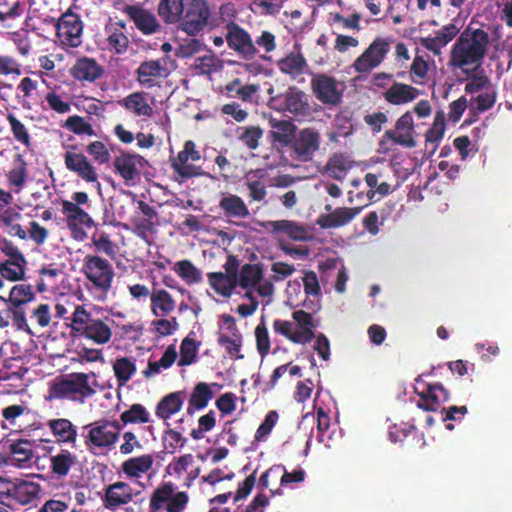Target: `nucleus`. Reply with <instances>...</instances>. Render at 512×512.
Returning a JSON list of instances; mask_svg holds the SVG:
<instances>
[{
	"label": "nucleus",
	"mask_w": 512,
	"mask_h": 512,
	"mask_svg": "<svg viewBox=\"0 0 512 512\" xmlns=\"http://www.w3.org/2000/svg\"><path fill=\"white\" fill-rule=\"evenodd\" d=\"M254 44L259 51L262 49L265 52V54H258V57L261 60L268 61L270 57L267 54L273 52L277 47L276 36L272 32L264 30L256 37Z\"/></svg>",
	"instance_id": "56"
},
{
	"label": "nucleus",
	"mask_w": 512,
	"mask_h": 512,
	"mask_svg": "<svg viewBox=\"0 0 512 512\" xmlns=\"http://www.w3.org/2000/svg\"><path fill=\"white\" fill-rule=\"evenodd\" d=\"M219 208L223 214L230 219H246L250 216V211L244 200L236 195L227 193L219 201Z\"/></svg>",
	"instance_id": "29"
},
{
	"label": "nucleus",
	"mask_w": 512,
	"mask_h": 512,
	"mask_svg": "<svg viewBox=\"0 0 512 512\" xmlns=\"http://www.w3.org/2000/svg\"><path fill=\"white\" fill-rule=\"evenodd\" d=\"M256 347L261 358L266 357L270 352V338L268 329L264 322H261L255 328Z\"/></svg>",
	"instance_id": "62"
},
{
	"label": "nucleus",
	"mask_w": 512,
	"mask_h": 512,
	"mask_svg": "<svg viewBox=\"0 0 512 512\" xmlns=\"http://www.w3.org/2000/svg\"><path fill=\"white\" fill-rule=\"evenodd\" d=\"M64 127L76 135L96 136L93 126L84 117L79 115L69 116L65 121Z\"/></svg>",
	"instance_id": "55"
},
{
	"label": "nucleus",
	"mask_w": 512,
	"mask_h": 512,
	"mask_svg": "<svg viewBox=\"0 0 512 512\" xmlns=\"http://www.w3.org/2000/svg\"><path fill=\"white\" fill-rule=\"evenodd\" d=\"M200 159L201 153L197 150L195 142L187 140L177 156L171 158L170 165L174 173L180 178V182H185L188 179L206 175L200 166L188 162L189 160L199 161Z\"/></svg>",
	"instance_id": "9"
},
{
	"label": "nucleus",
	"mask_w": 512,
	"mask_h": 512,
	"mask_svg": "<svg viewBox=\"0 0 512 512\" xmlns=\"http://www.w3.org/2000/svg\"><path fill=\"white\" fill-rule=\"evenodd\" d=\"M35 299L31 284H16L9 293L8 298L0 295V300L6 303L8 315H12V324L17 331H24L33 335L26 318L25 306Z\"/></svg>",
	"instance_id": "5"
},
{
	"label": "nucleus",
	"mask_w": 512,
	"mask_h": 512,
	"mask_svg": "<svg viewBox=\"0 0 512 512\" xmlns=\"http://www.w3.org/2000/svg\"><path fill=\"white\" fill-rule=\"evenodd\" d=\"M200 343L189 335L185 337L180 344V358L177 365L180 367L194 364L198 358Z\"/></svg>",
	"instance_id": "46"
},
{
	"label": "nucleus",
	"mask_w": 512,
	"mask_h": 512,
	"mask_svg": "<svg viewBox=\"0 0 512 512\" xmlns=\"http://www.w3.org/2000/svg\"><path fill=\"white\" fill-rule=\"evenodd\" d=\"M489 35L483 29L467 27L454 43L449 59V67L464 70L473 66L478 70L487 54Z\"/></svg>",
	"instance_id": "1"
},
{
	"label": "nucleus",
	"mask_w": 512,
	"mask_h": 512,
	"mask_svg": "<svg viewBox=\"0 0 512 512\" xmlns=\"http://www.w3.org/2000/svg\"><path fill=\"white\" fill-rule=\"evenodd\" d=\"M279 71L292 80H298L308 69V63L301 51H291L280 58L277 63Z\"/></svg>",
	"instance_id": "28"
},
{
	"label": "nucleus",
	"mask_w": 512,
	"mask_h": 512,
	"mask_svg": "<svg viewBox=\"0 0 512 512\" xmlns=\"http://www.w3.org/2000/svg\"><path fill=\"white\" fill-rule=\"evenodd\" d=\"M122 11L143 35L158 34L163 30L156 15L141 4L126 5Z\"/></svg>",
	"instance_id": "15"
},
{
	"label": "nucleus",
	"mask_w": 512,
	"mask_h": 512,
	"mask_svg": "<svg viewBox=\"0 0 512 512\" xmlns=\"http://www.w3.org/2000/svg\"><path fill=\"white\" fill-rule=\"evenodd\" d=\"M415 393L419 396L417 407L424 411L435 412L450 399L449 391L440 382L427 384L422 391L415 387Z\"/></svg>",
	"instance_id": "20"
},
{
	"label": "nucleus",
	"mask_w": 512,
	"mask_h": 512,
	"mask_svg": "<svg viewBox=\"0 0 512 512\" xmlns=\"http://www.w3.org/2000/svg\"><path fill=\"white\" fill-rule=\"evenodd\" d=\"M89 378L90 376L83 372L60 376L49 386L47 399H67L83 403L95 393Z\"/></svg>",
	"instance_id": "4"
},
{
	"label": "nucleus",
	"mask_w": 512,
	"mask_h": 512,
	"mask_svg": "<svg viewBox=\"0 0 512 512\" xmlns=\"http://www.w3.org/2000/svg\"><path fill=\"white\" fill-rule=\"evenodd\" d=\"M269 105L278 112H287L296 117H305L310 113L307 95L295 87L288 88L269 99Z\"/></svg>",
	"instance_id": "11"
},
{
	"label": "nucleus",
	"mask_w": 512,
	"mask_h": 512,
	"mask_svg": "<svg viewBox=\"0 0 512 512\" xmlns=\"http://www.w3.org/2000/svg\"><path fill=\"white\" fill-rule=\"evenodd\" d=\"M218 344L225 347L227 354L235 359H243V355L240 354L242 346V335L239 331L233 332L232 336L221 334L218 337Z\"/></svg>",
	"instance_id": "53"
},
{
	"label": "nucleus",
	"mask_w": 512,
	"mask_h": 512,
	"mask_svg": "<svg viewBox=\"0 0 512 512\" xmlns=\"http://www.w3.org/2000/svg\"><path fill=\"white\" fill-rule=\"evenodd\" d=\"M327 214H322L317 224L323 229H332L349 224L362 210V207H338L332 210L330 204L325 205Z\"/></svg>",
	"instance_id": "21"
},
{
	"label": "nucleus",
	"mask_w": 512,
	"mask_h": 512,
	"mask_svg": "<svg viewBox=\"0 0 512 512\" xmlns=\"http://www.w3.org/2000/svg\"><path fill=\"white\" fill-rule=\"evenodd\" d=\"M213 397L211 385L205 382L197 383L188 400L187 414L193 415L196 411L204 409Z\"/></svg>",
	"instance_id": "33"
},
{
	"label": "nucleus",
	"mask_w": 512,
	"mask_h": 512,
	"mask_svg": "<svg viewBox=\"0 0 512 512\" xmlns=\"http://www.w3.org/2000/svg\"><path fill=\"white\" fill-rule=\"evenodd\" d=\"M207 278L211 288L223 297H230L237 287V281L223 272H210Z\"/></svg>",
	"instance_id": "40"
},
{
	"label": "nucleus",
	"mask_w": 512,
	"mask_h": 512,
	"mask_svg": "<svg viewBox=\"0 0 512 512\" xmlns=\"http://www.w3.org/2000/svg\"><path fill=\"white\" fill-rule=\"evenodd\" d=\"M269 138L273 145L289 147L296 136V125L290 120L269 119Z\"/></svg>",
	"instance_id": "25"
},
{
	"label": "nucleus",
	"mask_w": 512,
	"mask_h": 512,
	"mask_svg": "<svg viewBox=\"0 0 512 512\" xmlns=\"http://www.w3.org/2000/svg\"><path fill=\"white\" fill-rule=\"evenodd\" d=\"M49 453L50 472L57 479L66 478L79 465L78 456L69 449H50Z\"/></svg>",
	"instance_id": "22"
},
{
	"label": "nucleus",
	"mask_w": 512,
	"mask_h": 512,
	"mask_svg": "<svg viewBox=\"0 0 512 512\" xmlns=\"http://www.w3.org/2000/svg\"><path fill=\"white\" fill-rule=\"evenodd\" d=\"M66 224L71 232L72 237L77 241H83L87 238L85 228L96 226L91 216L83 210L77 215H70L66 218Z\"/></svg>",
	"instance_id": "38"
},
{
	"label": "nucleus",
	"mask_w": 512,
	"mask_h": 512,
	"mask_svg": "<svg viewBox=\"0 0 512 512\" xmlns=\"http://www.w3.org/2000/svg\"><path fill=\"white\" fill-rule=\"evenodd\" d=\"M150 308L155 317H166L175 310L176 301L165 289H153L150 295Z\"/></svg>",
	"instance_id": "31"
},
{
	"label": "nucleus",
	"mask_w": 512,
	"mask_h": 512,
	"mask_svg": "<svg viewBox=\"0 0 512 512\" xmlns=\"http://www.w3.org/2000/svg\"><path fill=\"white\" fill-rule=\"evenodd\" d=\"M392 40L376 37L353 62L352 68L359 74H369L385 60L390 52Z\"/></svg>",
	"instance_id": "8"
},
{
	"label": "nucleus",
	"mask_w": 512,
	"mask_h": 512,
	"mask_svg": "<svg viewBox=\"0 0 512 512\" xmlns=\"http://www.w3.org/2000/svg\"><path fill=\"white\" fill-rule=\"evenodd\" d=\"M71 150L64 153V164L68 171L76 174L87 183H97L98 173L92 161L83 153L76 152V145L69 146Z\"/></svg>",
	"instance_id": "14"
},
{
	"label": "nucleus",
	"mask_w": 512,
	"mask_h": 512,
	"mask_svg": "<svg viewBox=\"0 0 512 512\" xmlns=\"http://www.w3.org/2000/svg\"><path fill=\"white\" fill-rule=\"evenodd\" d=\"M153 463V456L144 454L125 460L121 465V470L129 478H140L152 468Z\"/></svg>",
	"instance_id": "36"
},
{
	"label": "nucleus",
	"mask_w": 512,
	"mask_h": 512,
	"mask_svg": "<svg viewBox=\"0 0 512 512\" xmlns=\"http://www.w3.org/2000/svg\"><path fill=\"white\" fill-rule=\"evenodd\" d=\"M40 492V485L33 481L15 479L11 503L26 505L34 501Z\"/></svg>",
	"instance_id": "35"
},
{
	"label": "nucleus",
	"mask_w": 512,
	"mask_h": 512,
	"mask_svg": "<svg viewBox=\"0 0 512 512\" xmlns=\"http://www.w3.org/2000/svg\"><path fill=\"white\" fill-rule=\"evenodd\" d=\"M92 244L96 252L104 253L111 259L117 255V245L110 239V235L104 231L96 230L91 236Z\"/></svg>",
	"instance_id": "48"
},
{
	"label": "nucleus",
	"mask_w": 512,
	"mask_h": 512,
	"mask_svg": "<svg viewBox=\"0 0 512 512\" xmlns=\"http://www.w3.org/2000/svg\"><path fill=\"white\" fill-rule=\"evenodd\" d=\"M120 104L130 113L138 117H152L154 110L146 99V93L134 92L126 96Z\"/></svg>",
	"instance_id": "32"
},
{
	"label": "nucleus",
	"mask_w": 512,
	"mask_h": 512,
	"mask_svg": "<svg viewBox=\"0 0 512 512\" xmlns=\"http://www.w3.org/2000/svg\"><path fill=\"white\" fill-rule=\"evenodd\" d=\"M266 228H269L273 234H284L293 241L304 242L310 239L307 227L292 220L269 221Z\"/></svg>",
	"instance_id": "27"
},
{
	"label": "nucleus",
	"mask_w": 512,
	"mask_h": 512,
	"mask_svg": "<svg viewBox=\"0 0 512 512\" xmlns=\"http://www.w3.org/2000/svg\"><path fill=\"white\" fill-rule=\"evenodd\" d=\"M71 334L83 337L98 345H104L111 340L112 330L109 324L92 316L83 305H77L71 316Z\"/></svg>",
	"instance_id": "2"
},
{
	"label": "nucleus",
	"mask_w": 512,
	"mask_h": 512,
	"mask_svg": "<svg viewBox=\"0 0 512 512\" xmlns=\"http://www.w3.org/2000/svg\"><path fill=\"white\" fill-rule=\"evenodd\" d=\"M167 75V68L160 59L143 61L135 70L137 82L146 89L160 87L161 79L167 77Z\"/></svg>",
	"instance_id": "18"
},
{
	"label": "nucleus",
	"mask_w": 512,
	"mask_h": 512,
	"mask_svg": "<svg viewBox=\"0 0 512 512\" xmlns=\"http://www.w3.org/2000/svg\"><path fill=\"white\" fill-rule=\"evenodd\" d=\"M225 40L229 49L234 51L241 59L250 61L256 58L259 50L255 47L250 33L234 21L225 25Z\"/></svg>",
	"instance_id": "10"
},
{
	"label": "nucleus",
	"mask_w": 512,
	"mask_h": 512,
	"mask_svg": "<svg viewBox=\"0 0 512 512\" xmlns=\"http://www.w3.org/2000/svg\"><path fill=\"white\" fill-rule=\"evenodd\" d=\"M33 456L32 444L28 440H18L10 445V462L24 467Z\"/></svg>",
	"instance_id": "42"
},
{
	"label": "nucleus",
	"mask_w": 512,
	"mask_h": 512,
	"mask_svg": "<svg viewBox=\"0 0 512 512\" xmlns=\"http://www.w3.org/2000/svg\"><path fill=\"white\" fill-rule=\"evenodd\" d=\"M175 492V485L172 482H165L157 487L150 497V512H157L167 505Z\"/></svg>",
	"instance_id": "43"
},
{
	"label": "nucleus",
	"mask_w": 512,
	"mask_h": 512,
	"mask_svg": "<svg viewBox=\"0 0 512 512\" xmlns=\"http://www.w3.org/2000/svg\"><path fill=\"white\" fill-rule=\"evenodd\" d=\"M119 422L122 427L128 424H145L150 422V414L144 405L135 403L120 414Z\"/></svg>",
	"instance_id": "44"
},
{
	"label": "nucleus",
	"mask_w": 512,
	"mask_h": 512,
	"mask_svg": "<svg viewBox=\"0 0 512 512\" xmlns=\"http://www.w3.org/2000/svg\"><path fill=\"white\" fill-rule=\"evenodd\" d=\"M349 169L347 159L343 154H333L327 164L326 171L328 175L335 180H343Z\"/></svg>",
	"instance_id": "51"
},
{
	"label": "nucleus",
	"mask_w": 512,
	"mask_h": 512,
	"mask_svg": "<svg viewBox=\"0 0 512 512\" xmlns=\"http://www.w3.org/2000/svg\"><path fill=\"white\" fill-rule=\"evenodd\" d=\"M89 431L84 436L85 445L92 448H106L116 443L122 426L117 420L97 421L89 425Z\"/></svg>",
	"instance_id": "12"
},
{
	"label": "nucleus",
	"mask_w": 512,
	"mask_h": 512,
	"mask_svg": "<svg viewBox=\"0 0 512 512\" xmlns=\"http://www.w3.org/2000/svg\"><path fill=\"white\" fill-rule=\"evenodd\" d=\"M290 146L296 159L309 162L319 150L320 134L315 128H303L296 134Z\"/></svg>",
	"instance_id": "17"
},
{
	"label": "nucleus",
	"mask_w": 512,
	"mask_h": 512,
	"mask_svg": "<svg viewBox=\"0 0 512 512\" xmlns=\"http://www.w3.org/2000/svg\"><path fill=\"white\" fill-rule=\"evenodd\" d=\"M184 395V391H177L164 396L156 406V416L168 420L173 414L179 412L184 403Z\"/></svg>",
	"instance_id": "34"
},
{
	"label": "nucleus",
	"mask_w": 512,
	"mask_h": 512,
	"mask_svg": "<svg viewBox=\"0 0 512 512\" xmlns=\"http://www.w3.org/2000/svg\"><path fill=\"white\" fill-rule=\"evenodd\" d=\"M264 277V265L262 263H246L240 268L237 286L242 289H252L261 282Z\"/></svg>",
	"instance_id": "37"
},
{
	"label": "nucleus",
	"mask_w": 512,
	"mask_h": 512,
	"mask_svg": "<svg viewBox=\"0 0 512 512\" xmlns=\"http://www.w3.org/2000/svg\"><path fill=\"white\" fill-rule=\"evenodd\" d=\"M140 494V491L134 489L124 481H118L110 484L105 489L103 497V505L110 511L116 510L118 507L130 503L133 498Z\"/></svg>",
	"instance_id": "19"
},
{
	"label": "nucleus",
	"mask_w": 512,
	"mask_h": 512,
	"mask_svg": "<svg viewBox=\"0 0 512 512\" xmlns=\"http://www.w3.org/2000/svg\"><path fill=\"white\" fill-rule=\"evenodd\" d=\"M17 166L13 167L7 174L8 183L11 186H15L18 188V191L21 190L27 180L28 171H27V163L23 159L22 155H17L16 157Z\"/></svg>",
	"instance_id": "52"
},
{
	"label": "nucleus",
	"mask_w": 512,
	"mask_h": 512,
	"mask_svg": "<svg viewBox=\"0 0 512 512\" xmlns=\"http://www.w3.org/2000/svg\"><path fill=\"white\" fill-rule=\"evenodd\" d=\"M445 114L443 111H437L432 126L425 133L426 143H431L437 147L445 132Z\"/></svg>",
	"instance_id": "54"
},
{
	"label": "nucleus",
	"mask_w": 512,
	"mask_h": 512,
	"mask_svg": "<svg viewBox=\"0 0 512 512\" xmlns=\"http://www.w3.org/2000/svg\"><path fill=\"white\" fill-rule=\"evenodd\" d=\"M174 271L188 285L202 282L201 271L190 260L178 261Z\"/></svg>",
	"instance_id": "47"
},
{
	"label": "nucleus",
	"mask_w": 512,
	"mask_h": 512,
	"mask_svg": "<svg viewBox=\"0 0 512 512\" xmlns=\"http://www.w3.org/2000/svg\"><path fill=\"white\" fill-rule=\"evenodd\" d=\"M215 425V412L210 410L198 419V428L192 429L190 435L194 440H200L204 437V433L211 431Z\"/></svg>",
	"instance_id": "61"
},
{
	"label": "nucleus",
	"mask_w": 512,
	"mask_h": 512,
	"mask_svg": "<svg viewBox=\"0 0 512 512\" xmlns=\"http://www.w3.org/2000/svg\"><path fill=\"white\" fill-rule=\"evenodd\" d=\"M186 0H160L157 13L166 24L180 21Z\"/></svg>",
	"instance_id": "39"
},
{
	"label": "nucleus",
	"mask_w": 512,
	"mask_h": 512,
	"mask_svg": "<svg viewBox=\"0 0 512 512\" xmlns=\"http://www.w3.org/2000/svg\"><path fill=\"white\" fill-rule=\"evenodd\" d=\"M82 272L91 284L88 288L95 294V298L105 301L115 276L112 264L98 255L88 254L83 259Z\"/></svg>",
	"instance_id": "3"
},
{
	"label": "nucleus",
	"mask_w": 512,
	"mask_h": 512,
	"mask_svg": "<svg viewBox=\"0 0 512 512\" xmlns=\"http://www.w3.org/2000/svg\"><path fill=\"white\" fill-rule=\"evenodd\" d=\"M56 35L64 46L76 48L82 43L83 23L80 16L69 8L55 24Z\"/></svg>",
	"instance_id": "13"
},
{
	"label": "nucleus",
	"mask_w": 512,
	"mask_h": 512,
	"mask_svg": "<svg viewBox=\"0 0 512 512\" xmlns=\"http://www.w3.org/2000/svg\"><path fill=\"white\" fill-rule=\"evenodd\" d=\"M47 426L58 443H68L75 446L77 439L76 426L66 418L51 419Z\"/></svg>",
	"instance_id": "30"
},
{
	"label": "nucleus",
	"mask_w": 512,
	"mask_h": 512,
	"mask_svg": "<svg viewBox=\"0 0 512 512\" xmlns=\"http://www.w3.org/2000/svg\"><path fill=\"white\" fill-rule=\"evenodd\" d=\"M70 73L79 82L94 83L104 76L105 69L95 58L82 56L71 67Z\"/></svg>",
	"instance_id": "23"
},
{
	"label": "nucleus",
	"mask_w": 512,
	"mask_h": 512,
	"mask_svg": "<svg viewBox=\"0 0 512 512\" xmlns=\"http://www.w3.org/2000/svg\"><path fill=\"white\" fill-rule=\"evenodd\" d=\"M195 68L198 70L199 74L211 75L222 69V62L214 54L210 53L198 57L195 61Z\"/></svg>",
	"instance_id": "57"
},
{
	"label": "nucleus",
	"mask_w": 512,
	"mask_h": 512,
	"mask_svg": "<svg viewBox=\"0 0 512 512\" xmlns=\"http://www.w3.org/2000/svg\"><path fill=\"white\" fill-rule=\"evenodd\" d=\"M86 152L92 157V160L99 165L107 164L111 159L109 149L99 140L90 142L86 146Z\"/></svg>",
	"instance_id": "58"
},
{
	"label": "nucleus",
	"mask_w": 512,
	"mask_h": 512,
	"mask_svg": "<svg viewBox=\"0 0 512 512\" xmlns=\"http://www.w3.org/2000/svg\"><path fill=\"white\" fill-rule=\"evenodd\" d=\"M415 134L412 111H406L396 120L394 129L385 131L384 137L394 144L405 148H414L417 145Z\"/></svg>",
	"instance_id": "16"
},
{
	"label": "nucleus",
	"mask_w": 512,
	"mask_h": 512,
	"mask_svg": "<svg viewBox=\"0 0 512 512\" xmlns=\"http://www.w3.org/2000/svg\"><path fill=\"white\" fill-rule=\"evenodd\" d=\"M236 138L249 150L259 148L260 140L264 135V130L260 126H239L235 130Z\"/></svg>",
	"instance_id": "41"
},
{
	"label": "nucleus",
	"mask_w": 512,
	"mask_h": 512,
	"mask_svg": "<svg viewBox=\"0 0 512 512\" xmlns=\"http://www.w3.org/2000/svg\"><path fill=\"white\" fill-rule=\"evenodd\" d=\"M211 19L208 0H186L179 28L189 36L202 32Z\"/></svg>",
	"instance_id": "6"
},
{
	"label": "nucleus",
	"mask_w": 512,
	"mask_h": 512,
	"mask_svg": "<svg viewBox=\"0 0 512 512\" xmlns=\"http://www.w3.org/2000/svg\"><path fill=\"white\" fill-rule=\"evenodd\" d=\"M475 71L473 68L463 70L467 77L471 79L465 86L466 93L472 94L491 86V82L486 75H477L474 73Z\"/></svg>",
	"instance_id": "59"
},
{
	"label": "nucleus",
	"mask_w": 512,
	"mask_h": 512,
	"mask_svg": "<svg viewBox=\"0 0 512 512\" xmlns=\"http://www.w3.org/2000/svg\"><path fill=\"white\" fill-rule=\"evenodd\" d=\"M107 33L106 42L108 48L114 51L115 54H124L129 47V39L127 35L121 29L116 27H106Z\"/></svg>",
	"instance_id": "45"
},
{
	"label": "nucleus",
	"mask_w": 512,
	"mask_h": 512,
	"mask_svg": "<svg viewBox=\"0 0 512 512\" xmlns=\"http://www.w3.org/2000/svg\"><path fill=\"white\" fill-rule=\"evenodd\" d=\"M186 441V438L174 429H167L164 432V446L170 453H174L178 448L183 447L186 444Z\"/></svg>",
	"instance_id": "63"
},
{
	"label": "nucleus",
	"mask_w": 512,
	"mask_h": 512,
	"mask_svg": "<svg viewBox=\"0 0 512 512\" xmlns=\"http://www.w3.org/2000/svg\"><path fill=\"white\" fill-rule=\"evenodd\" d=\"M26 264L14 260L0 261V275L9 281H20L25 276Z\"/></svg>",
	"instance_id": "49"
},
{
	"label": "nucleus",
	"mask_w": 512,
	"mask_h": 512,
	"mask_svg": "<svg viewBox=\"0 0 512 512\" xmlns=\"http://www.w3.org/2000/svg\"><path fill=\"white\" fill-rule=\"evenodd\" d=\"M310 87L315 98L324 105L338 106L343 101L345 85L326 73H311Z\"/></svg>",
	"instance_id": "7"
},
{
	"label": "nucleus",
	"mask_w": 512,
	"mask_h": 512,
	"mask_svg": "<svg viewBox=\"0 0 512 512\" xmlns=\"http://www.w3.org/2000/svg\"><path fill=\"white\" fill-rule=\"evenodd\" d=\"M420 95V90L412 85L394 82L383 92L384 100L395 106L406 105L413 102Z\"/></svg>",
	"instance_id": "26"
},
{
	"label": "nucleus",
	"mask_w": 512,
	"mask_h": 512,
	"mask_svg": "<svg viewBox=\"0 0 512 512\" xmlns=\"http://www.w3.org/2000/svg\"><path fill=\"white\" fill-rule=\"evenodd\" d=\"M152 326L158 335L169 336L172 335L176 330H178L179 323L175 317H172L170 319L160 317V319L152 321Z\"/></svg>",
	"instance_id": "64"
},
{
	"label": "nucleus",
	"mask_w": 512,
	"mask_h": 512,
	"mask_svg": "<svg viewBox=\"0 0 512 512\" xmlns=\"http://www.w3.org/2000/svg\"><path fill=\"white\" fill-rule=\"evenodd\" d=\"M113 370L118 382L125 384L136 372L135 361L128 357L117 358L113 363Z\"/></svg>",
	"instance_id": "50"
},
{
	"label": "nucleus",
	"mask_w": 512,
	"mask_h": 512,
	"mask_svg": "<svg viewBox=\"0 0 512 512\" xmlns=\"http://www.w3.org/2000/svg\"><path fill=\"white\" fill-rule=\"evenodd\" d=\"M7 120L11 126L14 138L26 147H29L31 145V137L25 125L11 113L8 114Z\"/></svg>",
	"instance_id": "60"
},
{
	"label": "nucleus",
	"mask_w": 512,
	"mask_h": 512,
	"mask_svg": "<svg viewBox=\"0 0 512 512\" xmlns=\"http://www.w3.org/2000/svg\"><path fill=\"white\" fill-rule=\"evenodd\" d=\"M144 157L136 153L121 152L113 161L115 172L118 173L126 182H134L139 176L138 166H142Z\"/></svg>",
	"instance_id": "24"
}]
</instances>
